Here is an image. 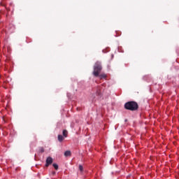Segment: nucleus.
<instances>
[{"mask_svg":"<svg viewBox=\"0 0 179 179\" xmlns=\"http://www.w3.org/2000/svg\"><path fill=\"white\" fill-rule=\"evenodd\" d=\"M124 108L131 111H136L138 109V105L136 101H131L124 104Z\"/></svg>","mask_w":179,"mask_h":179,"instance_id":"nucleus-1","label":"nucleus"},{"mask_svg":"<svg viewBox=\"0 0 179 179\" xmlns=\"http://www.w3.org/2000/svg\"><path fill=\"white\" fill-rule=\"evenodd\" d=\"M101 69H102V66H101V62H96L94 66L93 75L95 77H98L99 75L100 74V72L101 71Z\"/></svg>","mask_w":179,"mask_h":179,"instance_id":"nucleus-2","label":"nucleus"},{"mask_svg":"<svg viewBox=\"0 0 179 179\" xmlns=\"http://www.w3.org/2000/svg\"><path fill=\"white\" fill-rule=\"evenodd\" d=\"M52 164V158L51 157H48L46 159V164L45 166L48 167L49 165Z\"/></svg>","mask_w":179,"mask_h":179,"instance_id":"nucleus-3","label":"nucleus"},{"mask_svg":"<svg viewBox=\"0 0 179 179\" xmlns=\"http://www.w3.org/2000/svg\"><path fill=\"white\" fill-rule=\"evenodd\" d=\"M96 94L98 96H101V87H97V90H96Z\"/></svg>","mask_w":179,"mask_h":179,"instance_id":"nucleus-4","label":"nucleus"},{"mask_svg":"<svg viewBox=\"0 0 179 179\" xmlns=\"http://www.w3.org/2000/svg\"><path fill=\"white\" fill-rule=\"evenodd\" d=\"M64 140V136H63L62 134L58 135V141L59 142L62 143Z\"/></svg>","mask_w":179,"mask_h":179,"instance_id":"nucleus-5","label":"nucleus"},{"mask_svg":"<svg viewBox=\"0 0 179 179\" xmlns=\"http://www.w3.org/2000/svg\"><path fill=\"white\" fill-rule=\"evenodd\" d=\"M63 136L64 138H66L68 136V131L66 129L63 130Z\"/></svg>","mask_w":179,"mask_h":179,"instance_id":"nucleus-6","label":"nucleus"},{"mask_svg":"<svg viewBox=\"0 0 179 179\" xmlns=\"http://www.w3.org/2000/svg\"><path fill=\"white\" fill-rule=\"evenodd\" d=\"M71 151H66V152H64V156H65V157H69V156H71Z\"/></svg>","mask_w":179,"mask_h":179,"instance_id":"nucleus-7","label":"nucleus"},{"mask_svg":"<svg viewBox=\"0 0 179 179\" xmlns=\"http://www.w3.org/2000/svg\"><path fill=\"white\" fill-rule=\"evenodd\" d=\"M99 77H100L101 79L106 78V74L102 73V74L99 75Z\"/></svg>","mask_w":179,"mask_h":179,"instance_id":"nucleus-8","label":"nucleus"},{"mask_svg":"<svg viewBox=\"0 0 179 179\" xmlns=\"http://www.w3.org/2000/svg\"><path fill=\"white\" fill-rule=\"evenodd\" d=\"M39 150H40V152H41V153H43L44 151H45L43 147H40Z\"/></svg>","mask_w":179,"mask_h":179,"instance_id":"nucleus-9","label":"nucleus"},{"mask_svg":"<svg viewBox=\"0 0 179 179\" xmlns=\"http://www.w3.org/2000/svg\"><path fill=\"white\" fill-rule=\"evenodd\" d=\"M53 167L56 169V170H58V165L57 164H53Z\"/></svg>","mask_w":179,"mask_h":179,"instance_id":"nucleus-10","label":"nucleus"},{"mask_svg":"<svg viewBox=\"0 0 179 179\" xmlns=\"http://www.w3.org/2000/svg\"><path fill=\"white\" fill-rule=\"evenodd\" d=\"M79 170L80 171H83V166H82V165H79Z\"/></svg>","mask_w":179,"mask_h":179,"instance_id":"nucleus-11","label":"nucleus"},{"mask_svg":"<svg viewBox=\"0 0 179 179\" xmlns=\"http://www.w3.org/2000/svg\"><path fill=\"white\" fill-rule=\"evenodd\" d=\"M111 57H112V59H113V58L114 57V55H111Z\"/></svg>","mask_w":179,"mask_h":179,"instance_id":"nucleus-12","label":"nucleus"},{"mask_svg":"<svg viewBox=\"0 0 179 179\" xmlns=\"http://www.w3.org/2000/svg\"><path fill=\"white\" fill-rule=\"evenodd\" d=\"M55 172H53V175H55Z\"/></svg>","mask_w":179,"mask_h":179,"instance_id":"nucleus-13","label":"nucleus"}]
</instances>
